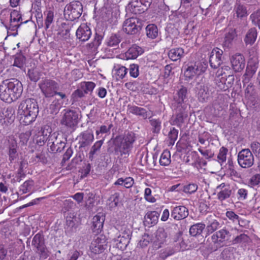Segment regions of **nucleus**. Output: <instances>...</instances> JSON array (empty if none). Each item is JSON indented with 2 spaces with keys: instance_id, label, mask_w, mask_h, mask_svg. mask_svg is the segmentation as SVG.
I'll return each mask as SVG.
<instances>
[{
  "instance_id": "15",
  "label": "nucleus",
  "mask_w": 260,
  "mask_h": 260,
  "mask_svg": "<svg viewBox=\"0 0 260 260\" xmlns=\"http://www.w3.org/2000/svg\"><path fill=\"white\" fill-rule=\"evenodd\" d=\"M187 105L184 104L183 106H176V118L173 121V124L181 127L184 122V120L188 116Z\"/></svg>"
},
{
  "instance_id": "29",
  "label": "nucleus",
  "mask_w": 260,
  "mask_h": 260,
  "mask_svg": "<svg viewBox=\"0 0 260 260\" xmlns=\"http://www.w3.org/2000/svg\"><path fill=\"white\" fill-rule=\"evenodd\" d=\"M237 37V31L235 28H230L225 35L223 46L228 48L232 45V42L235 38Z\"/></svg>"
},
{
  "instance_id": "13",
  "label": "nucleus",
  "mask_w": 260,
  "mask_h": 260,
  "mask_svg": "<svg viewBox=\"0 0 260 260\" xmlns=\"http://www.w3.org/2000/svg\"><path fill=\"white\" fill-rule=\"evenodd\" d=\"M107 246V241L105 236L100 235L94 239L90 246L92 253L97 254L102 253Z\"/></svg>"
},
{
  "instance_id": "53",
  "label": "nucleus",
  "mask_w": 260,
  "mask_h": 260,
  "mask_svg": "<svg viewBox=\"0 0 260 260\" xmlns=\"http://www.w3.org/2000/svg\"><path fill=\"white\" fill-rule=\"evenodd\" d=\"M95 86V84L92 82H84L81 83V88L86 94L91 92Z\"/></svg>"
},
{
  "instance_id": "62",
  "label": "nucleus",
  "mask_w": 260,
  "mask_h": 260,
  "mask_svg": "<svg viewBox=\"0 0 260 260\" xmlns=\"http://www.w3.org/2000/svg\"><path fill=\"white\" fill-rule=\"evenodd\" d=\"M61 103H59V100H54L50 106V108L52 110V113H57L61 107Z\"/></svg>"
},
{
  "instance_id": "63",
  "label": "nucleus",
  "mask_w": 260,
  "mask_h": 260,
  "mask_svg": "<svg viewBox=\"0 0 260 260\" xmlns=\"http://www.w3.org/2000/svg\"><path fill=\"white\" fill-rule=\"evenodd\" d=\"M54 18L53 12L51 11H49L47 12V17L45 21V28L47 29L50 25L52 23Z\"/></svg>"
},
{
  "instance_id": "59",
  "label": "nucleus",
  "mask_w": 260,
  "mask_h": 260,
  "mask_svg": "<svg viewBox=\"0 0 260 260\" xmlns=\"http://www.w3.org/2000/svg\"><path fill=\"white\" fill-rule=\"evenodd\" d=\"M31 135V132L30 131L21 133L19 135L20 143L23 145H26Z\"/></svg>"
},
{
  "instance_id": "26",
  "label": "nucleus",
  "mask_w": 260,
  "mask_h": 260,
  "mask_svg": "<svg viewBox=\"0 0 260 260\" xmlns=\"http://www.w3.org/2000/svg\"><path fill=\"white\" fill-rule=\"evenodd\" d=\"M224 77L221 78L220 81L217 83L218 86L221 89L226 90L231 87L234 83L235 78L233 74H230L228 76L225 75Z\"/></svg>"
},
{
  "instance_id": "31",
  "label": "nucleus",
  "mask_w": 260,
  "mask_h": 260,
  "mask_svg": "<svg viewBox=\"0 0 260 260\" xmlns=\"http://www.w3.org/2000/svg\"><path fill=\"white\" fill-rule=\"evenodd\" d=\"M159 215V213L155 211L148 212L144 217V222L151 226L156 224Z\"/></svg>"
},
{
  "instance_id": "64",
  "label": "nucleus",
  "mask_w": 260,
  "mask_h": 260,
  "mask_svg": "<svg viewBox=\"0 0 260 260\" xmlns=\"http://www.w3.org/2000/svg\"><path fill=\"white\" fill-rule=\"evenodd\" d=\"M250 147L253 153L260 157V143L253 142L251 144Z\"/></svg>"
},
{
  "instance_id": "48",
  "label": "nucleus",
  "mask_w": 260,
  "mask_h": 260,
  "mask_svg": "<svg viewBox=\"0 0 260 260\" xmlns=\"http://www.w3.org/2000/svg\"><path fill=\"white\" fill-rule=\"evenodd\" d=\"M25 61V57L21 54H17L15 56L13 66L21 68Z\"/></svg>"
},
{
  "instance_id": "44",
  "label": "nucleus",
  "mask_w": 260,
  "mask_h": 260,
  "mask_svg": "<svg viewBox=\"0 0 260 260\" xmlns=\"http://www.w3.org/2000/svg\"><path fill=\"white\" fill-rule=\"evenodd\" d=\"M167 236V233L162 228H158L155 232L156 241L160 243L165 241Z\"/></svg>"
},
{
  "instance_id": "19",
  "label": "nucleus",
  "mask_w": 260,
  "mask_h": 260,
  "mask_svg": "<svg viewBox=\"0 0 260 260\" xmlns=\"http://www.w3.org/2000/svg\"><path fill=\"white\" fill-rule=\"evenodd\" d=\"M216 189L218 190L217 194V199L221 202L230 198L232 193L230 185L224 183L217 186Z\"/></svg>"
},
{
  "instance_id": "50",
  "label": "nucleus",
  "mask_w": 260,
  "mask_h": 260,
  "mask_svg": "<svg viewBox=\"0 0 260 260\" xmlns=\"http://www.w3.org/2000/svg\"><path fill=\"white\" fill-rule=\"evenodd\" d=\"M198 188V186L196 183H189L183 186V191L185 193L191 194L195 192Z\"/></svg>"
},
{
  "instance_id": "42",
  "label": "nucleus",
  "mask_w": 260,
  "mask_h": 260,
  "mask_svg": "<svg viewBox=\"0 0 260 260\" xmlns=\"http://www.w3.org/2000/svg\"><path fill=\"white\" fill-rule=\"evenodd\" d=\"M45 244L44 237L42 234L39 233L33 238L32 245L36 248Z\"/></svg>"
},
{
  "instance_id": "36",
  "label": "nucleus",
  "mask_w": 260,
  "mask_h": 260,
  "mask_svg": "<svg viewBox=\"0 0 260 260\" xmlns=\"http://www.w3.org/2000/svg\"><path fill=\"white\" fill-rule=\"evenodd\" d=\"M205 224L202 223H198L191 226L189 229V233L192 236L200 235L203 230L205 228Z\"/></svg>"
},
{
  "instance_id": "10",
  "label": "nucleus",
  "mask_w": 260,
  "mask_h": 260,
  "mask_svg": "<svg viewBox=\"0 0 260 260\" xmlns=\"http://www.w3.org/2000/svg\"><path fill=\"white\" fill-rule=\"evenodd\" d=\"M208 67L206 61L196 62L193 65L188 66L185 70L184 76L188 79H192L196 76H199L204 73Z\"/></svg>"
},
{
  "instance_id": "54",
  "label": "nucleus",
  "mask_w": 260,
  "mask_h": 260,
  "mask_svg": "<svg viewBox=\"0 0 260 260\" xmlns=\"http://www.w3.org/2000/svg\"><path fill=\"white\" fill-rule=\"evenodd\" d=\"M235 9L238 17H243L247 15V10L244 6L237 4Z\"/></svg>"
},
{
  "instance_id": "17",
  "label": "nucleus",
  "mask_w": 260,
  "mask_h": 260,
  "mask_svg": "<svg viewBox=\"0 0 260 260\" xmlns=\"http://www.w3.org/2000/svg\"><path fill=\"white\" fill-rule=\"evenodd\" d=\"M77 39L81 42L88 41L91 36V30L89 26L85 23L81 24L76 32Z\"/></svg>"
},
{
  "instance_id": "60",
  "label": "nucleus",
  "mask_w": 260,
  "mask_h": 260,
  "mask_svg": "<svg viewBox=\"0 0 260 260\" xmlns=\"http://www.w3.org/2000/svg\"><path fill=\"white\" fill-rule=\"evenodd\" d=\"M41 133L43 137H50L52 133V128L50 125H45L43 126L41 129Z\"/></svg>"
},
{
  "instance_id": "4",
  "label": "nucleus",
  "mask_w": 260,
  "mask_h": 260,
  "mask_svg": "<svg viewBox=\"0 0 260 260\" xmlns=\"http://www.w3.org/2000/svg\"><path fill=\"white\" fill-rule=\"evenodd\" d=\"M48 149L52 153L61 152L65 148L67 138L58 132L53 133L50 137L47 138Z\"/></svg>"
},
{
  "instance_id": "11",
  "label": "nucleus",
  "mask_w": 260,
  "mask_h": 260,
  "mask_svg": "<svg viewBox=\"0 0 260 260\" xmlns=\"http://www.w3.org/2000/svg\"><path fill=\"white\" fill-rule=\"evenodd\" d=\"M141 29V23L136 18H129L123 23L122 30L127 35H136L140 32Z\"/></svg>"
},
{
  "instance_id": "51",
  "label": "nucleus",
  "mask_w": 260,
  "mask_h": 260,
  "mask_svg": "<svg viewBox=\"0 0 260 260\" xmlns=\"http://www.w3.org/2000/svg\"><path fill=\"white\" fill-rule=\"evenodd\" d=\"M152 126V131L154 133L158 134L161 129V121L159 119H152L150 120Z\"/></svg>"
},
{
  "instance_id": "45",
  "label": "nucleus",
  "mask_w": 260,
  "mask_h": 260,
  "mask_svg": "<svg viewBox=\"0 0 260 260\" xmlns=\"http://www.w3.org/2000/svg\"><path fill=\"white\" fill-rule=\"evenodd\" d=\"M249 239L248 236L245 234H241L236 236L232 241V244L236 245L248 242Z\"/></svg>"
},
{
  "instance_id": "8",
  "label": "nucleus",
  "mask_w": 260,
  "mask_h": 260,
  "mask_svg": "<svg viewBox=\"0 0 260 260\" xmlns=\"http://www.w3.org/2000/svg\"><path fill=\"white\" fill-rule=\"evenodd\" d=\"M64 111L60 123L71 130H75L79 120L78 113L72 110H64Z\"/></svg>"
},
{
  "instance_id": "5",
  "label": "nucleus",
  "mask_w": 260,
  "mask_h": 260,
  "mask_svg": "<svg viewBox=\"0 0 260 260\" xmlns=\"http://www.w3.org/2000/svg\"><path fill=\"white\" fill-rule=\"evenodd\" d=\"M231 238L230 232L226 229L220 230L214 233L211 237L213 245L209 246L211 251H215L219 248L225 245Z\"/></svg>"
},
{
  "instance_id": "6",
  "label": "nucleus",
  "mask_w": 260,
  "mask_h": 260,
  "mask_svg": "<svg viewBox=\"0 0 260 260\" xmlns=\"http://www.w3.org/2000/svg\"><path fill=\"white\" fill-rule=\"evenodd\" d=\"M259 59L257 53L252 48L249 52V59L246 69V72L243 75V82L248 83L251 78L257 71L259 65Z\"/></svg>"
},
{
  "instance_id": "57",
  "label": "nucleus",
  "mask_w": 260,
  "mask_h": 260,
  "mask_svg": "<svg viewBox=\"0 0 260 260\" xmlns=\"http://www.w3.org/2000/svg\"><path fill=\"white\" fill-rule=\"evenodd\" d=\"M178 131L175 127H172L168 134L170 144L173 145L178 137Z\"/></svg>"
},
{
  "instance_id": "33",
  "label": "nucleus",
  "mask_w": 260,
  "mask_h": 260,
  "mask_svg": "<svg viewBox=\"0 0 260 260\" xmlns=\"http://www.w3.org/2000/svg\"><path fill=\"white\" fill-rule=\"evenodd\" d=\"M103 39V35L95 32L93 40L90 43L86 45V47L94 51L101 45L102 41Z\"/></svg>"
},
{
  "instance_id": "55",
  "label": "nucleus",
  "mask_w": 260,
  "mask_h": 260,
  "mask_svg": "<svg viewBox=\"0 0 260 260\" xmlns=\"http://www.w3.org/2000/svg\"><path fill=\"white\" fill-rule=\"evenodd\" d=\"M21 20L22 17L20 13L16 10H13L10 14V22L18 23Z\"/></svg>"
},
{
  "instance_id": "40",
  "label": "nucleus",
  "mask_w": 260,
  "mask_h": 260,
  "mask_svg": "<svg viewBox=\"0 0 260 260\" xmlns=\"http://www.w3.org/2000/svg\"><path fill=\"white\" fill-rule=\"evenodd\" d=\"M127 73V69L124 66H118L115 68L114 75L117 80L122 79Z\"/></svg>"
},
{
  "instance_id": "46",
  "label": "nucleus",
  "mask_w": 260,
  "mask_h": 260,
  "mask_svg": "<svg viewBox=\"0 0 260 260\" xmlns=\"http://www.w3.org/2000/svg\"><path fill=\"white\" fill-rule=\"evenodd\" d=\"M36 252L39 254L41 258L46 259L49 256V251L45 244L36 248Z\"/></svg>"
},
{
  "instance_id": "47",
  "label": "nucleus",
  "mask_w": 260,
  "mask_h": 260,
  "mask_svg": "<svg viewBox=\"0 0 260 260\" xmlns=\"http://www.w3.org/2000/svg\"><path fill=\"white\" fill-rule=\"evenodd\" d=\"M27 75L29 79L33 82H37L40 78V74L36 69H29Z\"/></svg>"
},
{
  "instance_id": "49",
  "label": "nucleus",
  "mask_w": 260,
  "mask_h": 260,
  "mask_svg": "<svg viewBox=\"0 0 260 260\" xmlns=\"http://www.w3.org/2000/svg\"><path fill=\"white\" fill-rule=\"evenodd\" d=\"M151 240V236L148 234H145L139 241L138 246H140L141 248H145L148 246Z\"/></svg>"
},
{
  "instance_id": "30",
  "label": "nucleus",
  "mask_w": 260,
  "mask_h": 260,
  "mask_svg": "<svg viewBox=\"0 0 260 260\" xmlns=\"http://www.w3.org/2000/svg\"><path fill=\"white\" fill-rule=\"evenodd\" d=\"M207 222L206 225L207 234L209 235L216 231L220 226V223L216 219H212V216L207 218Z\"/></svg>"
},
{
  "instance_id": "58",
  "label": "nucleus",
  "mask_w": 260,
  "mask_h": 260,
  "mask_svg": "<svg viewBox=\"0 0 260 260\" xmlns=\"http://www.w3.org/2000/svg\"><path fill=\"white\" fill-rule=\"evenodd\" d=\"M129 75L133 78H137L139 75V66L137 64H131L129 67Z\"/></svg>"
},
{
  "instance_id": "22",
  "label": "nucleus",
  "mask_w": 260,
  "mask_h": 260,
  "mask_svg": "<svg viewBox=\"0 0 260 260\" xmlns=\"http://www.w3.org/2000/svg\"><path fill=\"white\" fill-rule=\"evenodd\" d=\"M76 217L74 213H70L66 218V224L64 227L65 232L67 234L70 235L75 232L76 229Z\"/></svg>"
},
{
  "instance_id": "20",
  "label": "nucleus",
  "mask_w": 260,
  "mask_h": 260,
  "mask_svg": "<svg viewBox=\"0 0 260 260\" xmlns=\"http://www.w3.org/2000/svg\"><path fill=\"white\" fill-rule=\"evenodd\" d=\"M188 90L186 87L181 86V88L177 90L174 96V100L177 104V106H183L188 100Z\"/></svg>"
},
{
  "instance_id": "61",
  "label": "nucleus",
  "mask_w": 260,
  "mask_h": 260,
  "mask_svg": "<svg viewBox=\"0 0 260 260\" xmlns=\"http://www.w3.org/2000/svg\"><path fill=\"white\" fill-rule=\"evenodd\" d=\"M250 18L252 19V23L260 28V10H258L256 13L252 14Z\"/></svg>"
},
{
  "instance_id": "41",
  "label": "nucleus",
  "mask_w": 260,
  "mask_h": 260,
  "mask_svg": "<svg viewBox=\"0 0 260 260\" xmlns=\"http://www.w3.org/2000/svg\"><path fill=\"white\" fill-rule=\"evenodd\" d=\"M34 185V182L32 180H27L20 186L19 191L21 192L22 194L26 193L32 190Z\"/></svg>"
},
{
  "instance_id": "32",
  "label": "nucleus",
  "mask_w": 260,
  "mask_h": 260,
  "mask_svg": "<svg viewBox=\"0 0 260 260\" xmlns=\"http://www.w3.org/2000/svg\"><path fill=\"white\" fill-rule=\"evenodd\" d=\"M184 53V50L182 48H173L169 51L168 56L172 60L177 61L183 56Z\"/></svg>"
},
{
  "instance_id": "3",
  "label": "nucleus",
  "mask_w": 260,
  "mask_h": 260,
  "mask_svg": "<svg viewBox=\"0 0 260 260\" xmlns=\"http://www.w3.org/2000/svg\"><path fill=\"white\" fill-rule=\"evenodd\" d=\"M111 140L114 145V154L117 155L120 153L122 156L129 154L135 141V136L134 133L128 132L123 136H117Z\"/></svg>"
},
{
  "instance_id": "23",
  "label": "nucleus",
  "mask_w": 260,
  "mask_h": 260,
  "mask_svg": "<svg viewBox=\"0 0 260 260\" xmlns=\"http://www.w3.org/2000/svg\"><path fill=\"white\" fill-rule=\"evenodd\" d=\"M144 52L143 49L137 45L133 44L125 53V57L126 59H134L138 57Z\"/></svg>"
},
{
  "instance_id": "27",
  "label": "nucleus",
  "mask_w": 260,
  "mask_h": 260,
  "mask_svg": "<svg viewBox=\"0 0 260 260\" xmlns=\"http://www.w3.org/2000/svg\"><path fill=\"white\" fill-rule=\"evenodd\" d=\"M257 35V32L255 28L253 27L249 29L244 38L245 44L246 45H252L256 40Z\"/></svg>"
},
{
  "instance_id": "16",
  "label": "nucleus",
  "mask_w": 260,
  "mask_h": 260,
  "mask_svg": "<svg viewBox=\"0 0 260 260\" xmlns=\"http://www.w3.org/2000/svg\"><path fill=\"white\" fill-rule=\"evenodd\" d=\"M233 70L235 72H240L245 68V60L244 56L239 53L233 55L230 59Z\"/></svg>"
},
{
  "instance_id": "7",
  "label": "nucleus",
  "mask_w": 260,
  "mask_h": 260,
  "mask_svg": "<svg viewBox=\"0 0 260 260\" xmlns=\"http://www.w3.org/2000/svg\"><path fill=\"white\" fill-rule=\"evenodd\" d=\"M83 12V6L79 1H74L67 4L64 9V16L67 20L79 19Z\"/></svg>"
},
{
  "instance_id": "2",
  "label": "nucleus",
  "mask_w": 260,
  "mask_h": 260,
  "mask_svg": "<svg viewBox=\"0 0 260 260\" xmlns=\"http://www.w3.org/2000/svg\"><path fill=\"white\" fill-rule=\"evenodd\" d=\"M38 113V104L34 99L23 100L19 105L18 113L20 116L19 120L23 125H29L35 121Z\"/></svg>"
},
{
  "instance_id": "38",
  "label": "nucleus",
  "mask_w": 260,
  "mask_h": 260,
  "mask_svg": "<svg viewBox=\"0 0 260 260\" xmlns=\"http://www.w3.org/2000/svg\"><path fill=\"white\" fill-rule=\"evenodd\" d=\"M121 41V37L119 34H112L109 37L107 45L110 47H117Z\"/></svg>"
},
{
  "instance_id": "24",
  "label": "nucleus",
  "mask_w": 260,
  "mask_h": 260,
  "mask_svg": "<svg viewBox=\"0 0 260 260\" xmlns=\"http://www.w3.org/2000/svg\"><path fill=\"white\" fill-rule=\"evenodd\" d=\"M196 88V92L198 100L201 102H206L209 97V92L207 87L203 84L198 83Z\"/></svg>"
},
{
  "instance_id": "18",
  "label": "nucleus",
  "mask_w": 260,
  "mask_h": 260,
  "mask_svg": "<svg viewBox=\"0 0 260 260\" xmlns=\"http://www.w3.org/2000/svg\"><path fill=\"white\" fill-rule=\"evenodd\" d=\"M78 138L80 148L87 147L94 140V136L91 130H87L81 133Z\"/></svg>"
},
{
  "instance_id": "43",
  "label": "nucleus",
  "mask_w": 260,
  "mask_h": 260,
  "mask_svg": "<svg viewBox=\"0 0 260 260\" xmlns=\"http://www.w3.org/2000/svg\"><path fill=\"white\" fill-rule=\"evenodd\" d=\"M210 66L213 69H217L222 63V59L214 54H211L209 58Z\"/></svg>"
},
{
  "instance_id": "28",
  "label": "nucleus",
  "mask_w": 260,
  "mask_h": 260,
  "mask_svg": "<svg viewBox=\"0 0 260 260\" xmlns=\"http://www.w3.org/2000/svg\"><path fill=\"white\" fill-rule=\"evenodd\" d=\"M127 110L129 113L141 116L144 119H146L148 116V112L145 109L136 106L128 105Z\"/></svg>"
},
{
  "instance_id": "39",
  "label": "nucleus",
  "mask_w": 260,
  "mask_h": 260,
  "mask_svg": "<svg viewBox=\"0 0 260 260\" xmlns=\"http://www.w3.org/2000/svg\"><path fill=\"white\" fill-rule=\"evenodd\" d=\"M171 154L169 151L166 150L162 153L159 162L162 166H168L171 163Z\"/></svg>"
},
{
  "instance_id": "12",
  "label": "nucleus",
  "mask_w": 260,
  "mask_h": 260,
  "mask_svg": "<svg viewBox=\"0 0 260 260\" xmlns=\"http://www.w3.org/2000/svg\"><path fill=\"white\" fill-rule=\"evenodd\" d=\"M238 162L243 168H248L253 165L254 157L249 149H243L238 153Z\"/></svg>"
},
{
  "instance_id": "52",
  "label": "nucleus",
  "mask_w": 260,
  "mask_h": 260,
  "mask_svg": "<svg viewBox=\"0 0 260 260\" xmlns=\"http://www.w3.org/2000/svg\"><path fill=\"white\" fill-rule=\"evenodd\" d=\"M228 151V149L224 147H222L219 150L217 155V160L221 165L226 161Z\"/></svg>"
},
{
  "instance_id": "21",
  "label": "nucleus",
  "mask_w": 260,
  "mask_h": 260,
  "mask_svg": "<svg viewBox=\"0 0 260 260\" xmlns=\"http://www.w3.org/2000/svg\"><path fill=\"white\" fill-rule=\"evenodd\" d=\"M188 215V210L184 206L174 207L171 211V216L175 220H179L185 218Z\"/></svg>"
},
{
  "instance_id": "25",
  "label": "nucleus",
  "mask_w": 260,
  "mask_h": 260,
  "mask_svg": "<svg viewBox=\"0 0 260 260\" xmlns=\"http://www.w3.org/2000/svg\"><path fill=\"white\" fill-rule=\"evenodd\" d=\"M105 217L98 214L94 216L92 218L91 229L93 232L99 233L100 232L103 227Z\"/></svg>"
},
{
  "instance_id": "35",
  "label": "nucleus",
  "mask_w": 260,
  "mask_h": 260,
  "mask_svg": "<svg viewBox=\"0 0 260 260\" xmlns=\"http://www.w3.org/2000/svg\"><path fill=\"white\" fill-rule=\"evenodd\" d=\"M147 36L152 39H154L158 36V29L156 25L154 24H149L146 27Z\"/></svg>"
},
{
  "instance_id": "9",
  "label": "nucleus",
  "mask_w": 260,
  "mask_h": 260,
  "mask_svg": "<svg viewBox=\"0 0 260 260\" xmlns=\"http://www.w3.org/2000/svg\"><path fill=\"white\" fill-rule=\"evenodd\" d=\"M39 87L46 98H52L55 95V92L59 89L58 84L54 80L45 79L39 84Z\"/></svg>"
},
{
  "instance_id": "34",
  "label": "nucleus",
  "mask_w": 260,
  "mask_h": 260,
  "mask_svg": "<svg viewBox=\"0 0 260 260\" xmlns=\"http://www.w3.org/2000/svg\"><path fill=\"white\" fill-rule=\"evenodd\" d=\"M152 3V0H132V1L129 3L128 7L133 10V12L136 13V8L139 7V4L145 6L146 7H149Z\"/></svg>"
},
{
  "instance_id": "14",
  "label": "nucleus",
  "mask_w": 260,
  "mask_h": 260,
  "mask_svg": "<svg viewBox=\"0 0 260 260\" xmlns=\"http://www.w3.org/2000/svg\"><path fill=\"white\" fill-rule=\"evenodd\" d=\"M132 232L130 230L124 231L115 239L117 247L121 250L126 249L131 239Z\"/></svg>"
},
{
  "instance_id": "1",
  "label": "nucleus",
  "mask_w": 260,
  "mask_h": 260,
  "mask_svg": "<svg viewBox=\"0 0 260 260\" xmlns=\"http://www.w3.org/2000/svg\"><path fill=\"white\" fill-rule=\"evenodd\" d=\"M22 92L21 82L15 78L5 80L0 85V99L8 103L18 100Z\"/></svg>"
},
{
  "instance_id": "56",
  "label": "nucleus",
  "mask_w": 260,
  "mask_h": 260,
  "mask_svg": "<svg viewBox=\"0 0 260 260\" xmlns=\"http://www.w3.org/2000/svg\"><path fill=\"white\" fill-rule=\"evenodd\" d=\"M226 216L233 222H237L239 225L242 226L240 223V218L239 216L232 211H228L225 213Z\"/></svg>"
},
{
  "instance_id": "37",
  "label": "nucleus",
  "mask_w": 260,
  "mask_h": 260,
  "mask_svg": "<svg viewBox=\"0 0 260 260\" xmlns=\"http://www.w3.org/2000/svg\"><path fill=\"white\" fill-rule=\"evenodd\" d=\"M104 138L96 141L91 147L90 152H89V158L92 160L93 155L99 152L104 143Z\"/></svg>"
}]
</instances>
